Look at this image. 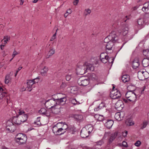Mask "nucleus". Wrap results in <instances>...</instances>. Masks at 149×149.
<instances>
[{"label": "nucleus", "instance_id": "obj_18", "mask_svg": "<svg viewBox=\"0 0 149 149\" xmlns=\"http://www.w3.org/2000/svg\"><path fill=\"white\" fill-rule=\"evenodd\" d=\"M118 135L117 132H115L114 133L111 134L109 137V144L111 143L113 140L116 138Z\"/></svg>", "mask_w": 149, "mask_h": 149}, {"label": "nucleus", "instance_id": "obj_44", "mask_svg": "<svg viewBox=\"0 0 149 149\" xmlns=\"http://www.w3.org/2000/svg\"><path fill=\"white\" fill-rule=\"evenodd\" d=\"M91 11L89 8L86 9L85 10V16H86L88 14H89L91 13Z\"/></svg>", "mask_w": 149, "mask_h": 149}, {"label": "nucleus", "instance_id": "obj_42", "mask_svg": "<svg viewBox=\"0 0 149 149\" xmlns=\"http://www.w3.org/2000/svg\"><path fill=\"white\" fill-rule=\"evenodd\" d=\"M149 18V13H146L143 16V19L145 22L148 21Z\"/></svg>", "mask_w": 149, "mask_h": 149}, {"label": "nucleus", "instance_id": "obj_35", "mask_svg": "<svg viewBox=\"0 0 149 149\" xmlns=\"http://www.w3.org/2000/svg\"><path fill=\"white\" fill-rule=\"evenodd\" d=\"M64 132V131L62 128L58 127L56 135H61L63 134Z\"/></svg>", "mask_w": 149, "mask_h": 149}, {"label": "nucleus", "instance_id": "obj_3", "mask_svg": "<svg viewBox=\"0 0 149 149\" xmlns=\"http://www.w3.org/2000/svg\"><path fill=\"white\" fill-rule=\"evenodd\" d=\"M134 90H130L125 94V96L129 101L133 102L136 100V95L134 92Z\"/></svg>", "mask_w": 149, "mask_h": 149}, {"label": "nucleus", "instance_id": "obj_16", "mask_svg": "<svg viewBox=\"0 0 149 149\" xmlns=\"http://www.w3.org/2000/svg\"><path fill=\"white\" fill-rule=\"evenodd\" d=\"M13 121V123L17 125H20L23 123L19 115L17 117L14 118Z\"/></svg>", "mask_w": 149, "mask_h": 149}, {"label": "nucleus", "instance_id": "obj_15", "mask_svg": "<svg viewBox=\"0 0 149 149\" xmlns=\"http://www.w3.org/2000/svg\"><path fill=\"white\" fill-rule=\"evenodd\" d=\"M123 107V104L121 100H118L116 103L115 107L117 110H121Z\"/></svg>", "mask_w": 149, "mask_h": 149}, {"label": "nucleus", "instance_id": "obj_29", "mask_svg": "<svg viewBox=\"0 0 149 149\" xmlns=\"http://www.w3.org/2000/svg\"><path fill=\"white\" fill-rule=\"evenodd\" d=\"M125 123L127 125L129 126L132 125L134 124L132 120L130 118H128L125 121Z\"/></svg>", "mask_w": 149, "mask_h": 149}, {"label": "nucleus", "instance_id": "obj_25", "mask_svg": "<svg viewBox=\"0 0 149 149\" xmlns=\"http://www.w3.org/2000/svg\"><path fill=\"white\" fill-rule=\"evenodd\" d=\"M142 63L143 66L146 67L149 65V59L148 58H144L143 60Z\"/></svg>", "mask_w": 149, "mask_h": 149}, {"label": "nucleus", "instance_id": "obj_58", "mask_svg": "<svg viewBox=\"0 0 149 149\" xmlns=\"http://www.w3.org/2000/svg\"><path fill=\"white\" fill-rule=\"evenodd\" d=\"M18 113H19V115H22L23 114H25V113L24 111L22 110H19V111L18 112Z\"/></svg>", "mask_w": 149, "mask_h": 149}, {"label": "nucleus", "instance_id": "obj_9", "mask_svg": "<svg viewBox=\"0 0 149 149\" xmlns=\"http://www.w3.org/2000/svg\"><path fill=\"white\" fill-rule=\"evenodd\" d=\"M77 70L80 74H83L87 72L85 64L77 67Z\"/></svg>", "mask_w": 149, "mask_h": 149}, {"label": "nucleus", "instance_id": "obj_4", "mask_svg": "<svg viewBox=\"0 0 149 149\" xmlns=\"http://www.w3.org/2000/svg\"><path fill=\"white\" fill-rule=\"evenodd\" d=\"M45 105L47 109H53L57 106L56 99L53 98L47 100L45 103Z\"/></svg>", "mask_w": 149, "mask_h": 149}, {"label": "nucleus", "instance_id": "obj_7", "mask_svg": "<svg viewBox=\"0 0 149 149\" xmlns=\"http://www.w3.org/2000/svg\"><path fill=\"white\" fill-rule=\"evenodd\" d=\"M77 83L80 86H85L89 84V79H84V77H81L78 80Z\"/></svg>", "mask_w": 149, "mask_h": 149}, {"label": "nucleus", "instance_id": "obj_37", "mask_svg": "<svg viewBox=\"0 0 149 149\" xmlns=\"http://www.w3.org/2000/svg\"><path fill=\"white\" fill-rule=\"evenodd\" d=\"M59 124L57 123L56 125H55L54 126L52 129V131L53 133L54 134L56 135V132H57V130L58 128V125Z\"/></svg>", "mask_w": 149, "mask_h": 149}, {"label": "nucleus", "instance_id": "obj_5", "mask_svg": "<svg viewBox=\"0 0 149 149\" xmlns=\"http://www.w3.org/2000/svg\"><path fill=\"white\" fill-rule=\"evenodd\" d=\"M114 87H113V89ZM121 96V94L120 92L117 89H113L110 92V97L113 99H118L120 98Z\"/></svg>", "mask_w": 149, "mask_h": 149}, {"label": "nucleus", "instance_id": "obj_6", "mask_svg": "<svg viewBox=\"0 0 149 149\" xmlns=\"http://www.w3.org/2000/svg\"><path fill=\"white\" fill-rule=\"evenodd\" d=\"M6 127L7 130L10 132H14L16 129V126L10 120H8L6 123Z\"/></svg>", "mask_w": 149, "mask_h": 149}, {"label": "nucleus", "instance_id": "obj_57", "mask_svg": "<svg viewBox=\"0 0 149 149\" xmlns=\"http://www.w3.org/2000/svg\"><path fill=\"white\" fill-rule=\"evenodd\" d=\"M22 68V67H19L18 69H17L16 71V73H15V77H16V75H17V74L18 73V72Z\"/></svg>", "mask_w": 149, "mask_h": 149}, {"label": "nucleus", "instance_id": "obj_32", "mask_svg": "<svg viewBox=\"0 0 149 149\" xmlns=\"http://www.w3.org/2000/svg\"><path fill=\"white\" fill-rule=\"evenodd\" d=\"M85 127L86 130H87L89 134L92 132L93 129V127L91 125L86 126Z\"/></svg>", "mask_w": 149, "mask_h": 149}, {"label": "nucleus", "instance_id": "obj_22", "mask_svg": "<svg viewBox=\"0 0 149 149\" xmlns=\"http://www.w3.org/2000/svg\"><path fill=\"white\" fill-rule=\"evenodd\" d=\"M48 70V68L47 67L44 66L41 70L40 73L41 75L43 76H46Z\"/></svg>", "mask_w": 149, "mask_h": 149}, {"label": "nucleus", "instance_id": "obj_61", "mask_svg": "<svg viewBox=\"0 0 149 149\" xmlns=\"http://www.w3.org/2000/svg\"><path fill=\"white\" fill-rule=\"evenodd\" d=\"M79 1H78V0H75L74 1L73 3L74 5H77V4Z\"/></svg>", "mask_w": 149, "mask_h": 149}, {"label": "nucleus", "instance_id": "obj_11", "mask_svg": "<svg viewBox=\"0 0 149 149\" xmlns=\"http://www.w3.org/2000/svg\"><path fill=\"white\" fill-rule=\"evenodd\" d=\"M125 116L124 113L123 112H118L116 113L115 115V119L118 120L120 121L123 119Z\"/></svg>", "mask_w": 149, "mask_h": 149}, {"label": "nucleus", "instance_id": "obj_48", "mask_svg": "<svg viewBox=\"0 0 149 149\" xmlns=\"http://www.w3.org/2000/svg\"><path fill=\"white\" fill-rule=\"evenodd\" d=\"M105 106V104L104 103L102 102L98 106V107L101 109Z\"/></svg>", "mask_w": 149, "mask_h": 149}, {"label": "nucleus", "instance_id": "obj_51", "mask_svg": "<svg viewBox=\"0 0 149 149\" xmlns=\"http://www.w3.org/2000/svg\"><path fill=\"white\" fill-rule=\"evenodd\" d=\"M141 143V141L138 140L134 144L136 146L139 147L140 146Z\"/></svg>", "mask_w": 149, "mask_h": 149}, {"label": "nucleus", "instance_id": "obj_59", "mask_svg": "<svg viewBox=\"0 0 149 149\" xmlns=\"http://www.w3.org/2000/svg\"><path fill=\"white\" fill-rule=\"evenodd\" d=\"M127 131H125L123 132V136L125 137L127 136Z\"/></svg>", "mask_w": 149, "mask_h": 149}, {"label": "nucleus", "instance_id": "obj_50", "mask_svg": "<svg viewBox=\"0 0 149 149\" xmlns=\"http://www.w3.org/2000/svg\"><path fill=\"white\" fill-rule=\"evenodd\" d=\"M19 54V53L16 52L15 50H14L12 55V56L13 57V58L15 56Z\"/></svg>", "mask_w": 149, "mask_h": 149}, {"label": "nucleus", "instance_id": "obj_14", "mask_svg": "<svg viewBox=\"0 0 149 149\" xmlns=\"http://www.w3.org/2000/svg\"><path fill=\"white\" fill-rule=\"evenodd\" d=\"M114 42L112 41H109V42L106 44H104V45L105 46L106 49V50H112L113 47L114 45Z\"/></svg>", "mask_w": 149, "mask_h": 149}, {"label": "nucleus", "instance_id": "obj_33", "mask_svg": "<svg viewBox=\"0 0 149 149\" xmlns=\"http://www.w3.org/2000/svg\"><path fill=\"white\" fill-rule=\"evenodd\" d=\"M88 79L93 80H96L97 79V77L95 74L93 73L89 74V79Z\"/></svg>", "mask_w": 149, "mask_h": 149}, {"label": "nucleus", "instance_id": "obj_49", "mask_svg": "<svg viewBox=\"0 0 149 149\" xmlns=\"http://www.w3.org/2000/svg\"><path fill=\"white\" fill-rule=\"evenodd\" d=\"M147 125V123L146 122H144L143 124V125L140 128L142 130L145 128Z\"/></svg>", "mask_w": 149, "mask_h": 149}, {"label": "nucleus", "instance_id": "obj_47", "mask_svg": "<svg viewBox=\"0 0 149 149\" xmlns=\"http://www.w3.org/2000/svg\"><path fill=\"white\" fill-rule=\"evenodd\" d=\"M61 128H62L64 131V132H65V130L68 128V125L66 124H64Z\"/></svg>", "mask_w": 149, "mask_h": 149}, {"label": "nucleus", "instance_id": "obj_19", "mask_svg": "<svg viewBox=\"0 0 149 149\" xmlns=\"http://www.w3.org/2000/svg\"><path fill=\"white\" fill-rule=\"evenodd\" d=\"M86 65V69L87 72L88 70L93 71L94 70V67L92 64L87 63L85 64Z\"/></svg>", "mask_w": 149, "mask_h": 149}, {"label": "nucleus", "instance_id": "obj_56", "mask_svg": "<svg viewBox=\"0 0 149 149\" xmlns=\"http://www.w3.org/2000/svg\"><path fill=\"white\" fill-rule=\"evenodd\" d=\"M71 78V75H68L66 76V80L68 81H69Z\"/></svg>", "mask_w": 149, "mask_h": 149}, {"label": "nucleus", "instance_id": "obj_23", "mask_svg": "<svg viewBox=\"0 0 149 149\" xmlns=\"http://www.w3.org/2000/svg\"><path fill=\"white\" fill-rule=\"evenodd\" d=\"M138 77L139 80H143L147 78V77L145 76L144 74H142L141 71H139L138 73Z\"/></svg>", "mask_w": 149, "mask_h": 149}, {"label": "nucleus", "instance_id": "obj_46", "mask_svg": "<svg viewBox=\"0 0 149 149\" xmlns=\"http://www.w3.org/2000/svg\"><path fill=\"white\" fill-rule=\"evenodd\" d=\"M58 29H56V32L52 36V37L51 39H50V41H53V40H54L56 36V32L58 30Z\"/></svg>", "mask_w": 149, "mask_h": 149}, {"label": "nucleus", "instance_id": "obj_64", "mask_svg": "<svg viewBox=\"0 0 149 149\" xmlns=\"http://www.w3.org/2000/svg\"><path fill=\"white\" fill-rule=\"evenodd\" d=\"M72 12L71 10L70 9H69L67 10L66 12V13H68V14H70Z\"/></svg>", "mask_w": 149, "mask_h": 149}, {"label": "nucleus", "instance_id": "obj_63", "mask_svg": "<svg viewBox=\"0 0 149 149\" xmlns=\"http://www.w3.org/2000/svg\"><path fill=\"white\" fill-rule=\"evenodd\" d=\"M101 109L100 108V107H98V106L97 107L95 108L94 109V110L95 111H97Z\"/></svg>", "mask_w": 149, "mask_h": 149}, {"label": "nucleus", "instance_id": "obj_21", "mask_svg": "<svg viewBox=\"0 0 149 149\" xmlns=\"http://www.w3.org/2000/svg\"><path fill=\"white\" fill-rule=\"evenodd\" d=\"M113 123V121L112 120H108L105 123V126L108 129H110Z\"/></svg>", "mask_w": 149, "mask_h": 149}, {"label": "nucleus", "instance_id": "obj_45", "mask_svg": "<svg viewBox=\"0 0 149 149\" xmlns=\"http://www.w3.org/2000/svg\"><path fill=\"white\" fill-rule=\"evenodd\" d=\"M69 83H66L63 82L61 85V87L62 88H65L66 86H69Z\"/></svg>", "mask_w": 149, "mask_h": 149}, {"label": "nucleus", "instance_id": "obj_8", "mask_svg": "<svg viewBox=\"0 0 149 149\" xmlns=\"http://www.w3.org/2000/svg\"><path fill=\"white\" fill-rule=\"evenodd\" d=\"M40 79L39 77H38L36 79H38V80L37 81H35L34 79L32 80H29L27 83V90L28 91H31L32 90V88L33 87V85L34 84L36 83H37L39 81V79Z\"/></svg>", "mask_w": 149, "mask_h": 149}, {"label": "nucleus", "instance_id": "obj_62", "mask_svg": "<svg viewBox=\"0 0 149 149\" xmlns=\"http://www.w3.org/2000/svg\"><path fill=\"white\" fill-rule=\"evenodd\" d=\"M24 135L22 133H19L17 135V137H24Z\"/></svg>", "mask_w": 149, "mask_h": 149}, {"label": "nucleus", "instance_id": "obj_27", "mask_svg": "<svg viewBox=\"0 0 149 149\" xmlns=\"http://www.w3.org/2000/svg\"><path fill=\"white\" fill-rule=\"evenodd\" d=\"M63 108L60 107L59 108H56L54 107L53 109H52V112L55 114H58L60 112V111Z\"/></svg>", "mask_w": 149, "mask_h": 149}, {"label": "nucleus", "instance_id": "obj_12", "mask_svg": "<svg viewBox=\"0 0 149 149\" xmlns=\"http://www.w3.org/2000/svg\"><path fill=\"white\" fill-rule=\"evenodd\" d=\"M39 113L48 117L50 115V112L49 110H47L44 108H42L39 111Z\"/></svg>", "mask_w": 149, "mask_h": 149}, {"label": "nucleus", "instance_id": "obj_31", "mask_svg": "<svg viewBox=\"0 0 149 149\" xmlns=\"http://www.w3.org/2000/svg\"><path fill=\"white\" fill-rule=\"evenodd\" d=\"M55 50L53 49H51L49 51L48 54L46 56V58H48L51 57L53 54L55 53Z\"/></svg>", "mask_w": 149, "mask_h": 149}, {"label": "nucleus", "instance_id": "obj_39", "mask_svg": "<svg viewBox=\"0 0 149 149\" xmlns=\"http://www.w3.org/2000/svg\"><path fill=\"white\" fill-rule=\"evenodd\" d=\"M4 100L6 101L7 104L9 106L11 105V102L10 100V98L9 96H6Z\"/></svg>", "mask_w": 149, "mask_h": 149}, {"label": "nucleus", "instance_id": "obj_1", "mask_svg": "<svg viewBox=\"0 0 149 149\" xmlns=\"http://www.w3.org/2000/svg\"><path fill=\"white\" fill-rule=\"evenodd\" d=\"M118 39V35L116 32L113 31L111 32L109 36L106 37L104 40V44L109 42V41H112L114 42H116Z\"/></svg>", "mask_w": 149, "mask_h": 149}, {"label": "nucleus", "instance_id": "obj_36", "mask_svg": "<svg viewBox=\"0 0 149 149\" xmlns=\"http://www.w3.org/2000/svg\"><path fill=\"white\" fill-rule=\"evenodd\" d=\"M78 90V88L76 86L71 87V92L74 94L76 93Z\"/></svg>", "mask_w": 149, "mask_h": 149}, {"label": "nucleus", "instance_id": "obj_53", "mask_svg": "<svg viewBox=\"0 0 149 149\" xmlns=\"http://www.w3.org/2000/svg\"><path fill=\"white\" fill-rule=\"evenodd\" d=\"M25 137L24 136V137H16L17 141L18 142H19V141L21 140H23V138H25Z\"/></svg>", "mask_w": 149, "mask_h": 149}, {"label": "nucleus", "instance_id": "obj_38", "mask_svg": "<svg viewBox=\"0 0 149 149\" xmlns=\"http://www.w3.org/2000/svg\"><path fill=\"white\" fill-rule=\"evenodd\" d=\"M143 54L147 58H149V50L148 49L144 50L143 51Z\"/></svg>", "mask_w": 149, "mask_h": 149}, {"label": "nucleus", "instance_id": "obj_34", "mask_svg": "<svg viewBox=\"0 0 149 149\" xmlns=\"http://www.w3.org/2000/svg\"><path fill=\"white\" fill-rule=\"evenodd\" d=\"M6 94L4 92H0V100H2L3 101L5 97Z\"/></svg>", "mask_w": 149, "mask_h": 149}, {"label": "nucleus", "instance_id": "obj_17", "mask_svg": "<svg viewBox=\"0 0 149 149\" xmlns=\"http://www.w3.org/2000/svg\"><path fill=\"white\" fill-rule=\"evenodd\" d=\"M101 61L103 63H107L108 61L109 63H113L114 58H100Z\"/></svg>", "mask_w": 149, "mask_h": 149}, {"label": "nucleus", "instance_id": "obj_55", "mask_svg": "<svg viewBox=\"0 0 149 149\" xmlns=\"http://www.w3.org/2000/svg\"><path fill=\"white\" fill-rule=\"evenodd\" d=\"M4 39L6 41H8L10 40V37L8 36H4V37L3 39L2 40H1V41L2 42Z\"/></svg>", "mask_w": 149, "mask_h": 149}, {"label": "nucleus", "instance_id": "obj_28", "mask_svg": "<svg viewBox=\"0 0 149 149\" xmlns=\"http://www.w3.org/2000/svg\"><path fill=\"white\" fill-rule=\"evenodd\" d=\"M21 119V120L22 123L26 121L28 118V116L26 114H23L22 115H19Z\"/></svg>", "mask_w": 149, "mask_h": 149}, {"label": "nucleus", "instance_id": "obj_20", "mask_svg": "<svg viewBox=\"0 0 149 149\" xmlns=\"http://www.w3.org/2000/svg\"><path fill=\"white\" fill-rule=\"evenodd\" d=\"M121 79L124 83L127 82L130 80V77L128 74H125L123 75L121 77Z\"/></svg>", "mask_w": 149, "mask_h": 149}, {"label": "nucleus", "instance_id": "obj_24", "mask_svg": "<svg viewBox=\"0 0 149 149\" xmlns=\"http://www.w3.org/2000/svg\"><path fill=\"white\" fill-rule=\"evenodd\" d=\"M132 65L133 68H136L139 65V60L137 59H134L132 63Z\"/></svg>", "mask_w": 149, "mask_h": 149}, {"label": "nucleus", "instance_id": "obj_30", "mask_svg": "<svg viewBox=\"0 0 149 149\" xmlns=\"http://www.w3.org/2000/svg\"><path fill=\"white\" fill-rule=\"evenodd\" d=\"M11 77L9 74H7L5 77V83L6 84H8L11 82Z\"/></svg>", "mask_w": 149, "mask_h": 149}, {"label": "nucleus", "instance_id": "obj_54", "mask_svg": "<svg viewBox=\"0 0 149 149\" xmlns=\"http://www.w3.org/2000/svg\"><path fill=\"white\" fill-rule=\"evenodd\" d=\"M26 137L25 138H23V140H21L19 141V142L20 143V144H23L25 142L26 139Z\"/></svg>", "mask_w": 149, "mask_h": 149}, {"label": "nucleus", "instance_id": "obj_13", "mask_svg": "<svg viewBox=\"0 0 149 149\" xmlns=\"http://www.w3.org/2000/svg\"><path fill=\"white\" fill-rule=\"evenodd\" d=\"M89 134L87 130H86V128L83 127L81 130L80 132V135L83 138H85L89 136Z\"/></svg>", "mask_w": 149, "mask_h": 149}, {"label": "nucleus", "instance_id": "obj_60", "mask_svg": "<svg viewBox=\"0 0 149 149\" xmlns=\"http://www.w3.org/2000/svg\"><path fill=\"white\" fill-rule=\"evenodd\" d=\"M122 145L125 147H127V143L125 141H123L122 142Z\"/></svg>", "mask_w": 149, "mask_h": 149}, {"label": "nucleus", "instance_id": "obj_40", "mask_svg": "<svg viewBox=\"0 0 149 149\" xmlns=\"http://www.w3.org/2000/svg\"><path fill=\"white\" fill-rule=\"evenodd\" d=\"M144 22H145L143 19H139L138 21V23L139 25L142 26L144 24Z\"/></svg>", "mask_w": 149, "mask_h": 149}, {"label": "nucleus", "instance_id": "obj_43", "mask_svg": "<svg viewBox=\"0 0 149 149\" xmlns=\"http://www.w3.org/2000/svg\"><path fill=\"white\" fill-rule=\"evenodd\" d=\"M95 146H101L104 143V142L102 139H101L98 141H97L95 143Z\"/></svg>", "mask_w": 149, "mask_h": 149}, {"label": "nucleus", "instance_id": "obj_52", "mask_svg": "<svg viewBox=\"0 0 149 149\" xmlns=\"http://www.w3.org/2000/svg\"><path fill=\"white\" fill-rule=\"evenodd\" d=\"M149 5L148 4L147 6H143L142 8V10L144 12H145L146 11V9H148V6Z\"/></svg>", "mask_w": 149, "mask_h": 149}, {"label": "nucleus", "instance_id": "obj_10", "mask_svg": "<svg viewBox=\"0 0 149 149\" xmlns=\"http://www.w3.org/2000/svg\"><path fill=\"white\" fill-rule=\"evenodd\" d=\"M56 105H63L64 104L66 101L67 99L66 97H63L60 98L56 99Z\"/></svg>", "mask_w": 149, "mask_h": 149}, {"label": "nucleus", "instance_id": "obj_26", "mask_svg": "<svg viewBox=\"0 0 149 149\" xmlns=\"http://www.w3.org/2000/svg\"><path fill=\"white\" fill-rule=\"evenodd\" d=\"M74 118L78 121H81L82 120L83 118L82 115L79 114H75L73 116Z\"/></svg>", "mask_w": 149, "mask_h": 149}, {"label": "nucleus", "instance_id": "obj_41", "mask_svg": "<svg viewBox=\"0 0 149 149\" xmlns=\"http://www.w3.org/2000/svg\"><path fill=\"white\" fill-rule=\"evenodd\" d=\"M100 58H109V57L107 55V54L106 53H102L100 55Z\"/></svg>", "mask_w": 149, "mask_h": 149}, {"label": "nucleus", "instance_id": "obj_2", "mask_svg": "<svg viewBox=\"0 0 149 149\" xmlns=\"http://www.w3.org/2000/svg\"><path fill=\"white\" fill-rule=\"evenodd\" d=\"M125 18H127V19H124V22L122 23L121 30L120 32V34L123 36H126L128 33L129 29L128 25L125 22L127 19H129V18H128L127 16L125 17Z\"/></svg>", "mask_w": 149, "mask_h": 149}]
</instances>
